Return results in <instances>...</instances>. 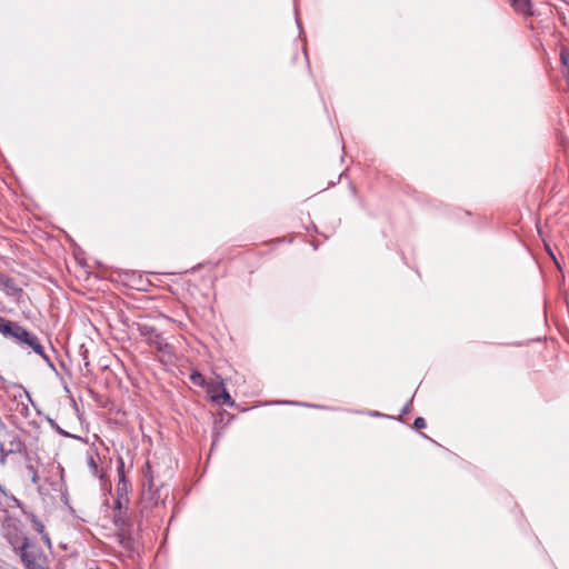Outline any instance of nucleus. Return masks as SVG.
Wrapping results in <instances>:
<instances>
[{
	"instance_id": "6e6552de",
	"label": "nucleus",
	"mask_w": 569,
	"mask_h": 569,
	"mask_svg": "<svg viewBox=\"0 0 569 569\" xmlns=\"http://www.w3.org/2000/svg\"><path fill=\"white\" fill-rule=\"evenodd\" d=\"M513 10L518 13L529 16L532 13L531 0H509Z\"/></svg>"
},
{
	"instance_id": "a211bd4d",
	"label": "nucleus",
	"mask_w": 569,
	"mask_h": 569,
	"mask_svg": "<svg viewBox=\"0 0 569 569\" xmlns=\"http://www.w3.org/2000/svg\"><path fill=\"white\" fill-rule=\"evenodd\" d=\"M561 61H562V63H563L565 66H567V64H568V60H567V58L565 57V54H561Z\"/></svg>"
},
{
	"instance_id": "dca6fc26",
	"label": "nucleus",
	"mask_w": 569,
	"mask_h": 569,
	"mask_svg": "<svg viewBox=\"0 0 569 569\" xmlns=\"http://www.w3.org/2000/svg\"><path fill=\"white\" fill-rule=\"evenodd\" d=\"M40 535H41V537H42L43 541L47 543V546H48L49 548H51V540H50L49 535H48L46 531H44L43 533H40Z\"/></svg>"
},
{
	"instance_id": "f03ea898",
	"label": "nucleus",
	"mask_w": 569,
	"mask_h": 569,
	"mask_svg": "<svg viewBox=\"0 0 569 569\" xmlns=\"http://www.w3.org/2000/svg\"><path fill=\"white\" fill-rule=\"evenodd\" d=\"M9 337L12 338L17 343L31 348L37 355L42 357V359L48 363L50 368H54L50 358L44 353V348L40 343L39 338L34 333L28 331L26 328L16 322Z\"/></svg>"
},
{
	"instance_id": "4468645a",
	"label": "nucleus",
	"mask_w": 569,
	"mask_h": 569,
	"mask_svg": "<svg viewBox=\"0 0 569 569\" xmlns=\"http://www.w3.org/2000/svg\"><path fill=\"white\" fill-rule=\"evenodd\" d=\"M32 525L34 527V529L39 532V533H43L44 532V526L43 523L37 519L36 517L32 519Z\"/></svg>"
},
{
	"instance_id": "9d476101",
	"label": "nucleus",
	"mask_w": 569,
	"mask_h": 569,
	"mask_svg": "<svg viewBox=\"0 0 569 569\" xmlns=\"http://www.w3.org/2000/svg\"><path fill=\"white\" fill-rule=\"evenodd\" d=\"M26 471L30 476L31 482L33 485H37L38 480H39L38 471H37L36 467L31 463V459L29 461L26 460Z\"/></svg>"
},
{
	"instance_id": "39448f33",
	"label": "nucleus",
	"mask_w": 569,
	"mask_h": 569,
	"mask_svg": "<svg viewBox=\"0 0 569 569\" xmlns=\"http://www.w3.org/2000/svg\"><path fill=\"white\" fill-rule=\"evenodd\" d=\"M4 538L14 551V553L30 539L24 535L21 528L16 523H9L4 528Z\"/></svg>"
},
{
	"instance_id": "423d86ee",
	"label": "nucleus",
	"mask_w": 569,
	"mask_h": 569,
	"mask_svg": "<svg viewBox=\"0 0 569 569\" xmlns=\"http://www.w3.org/2000/svg\"><path fill=\"white\" fill-rule=\"evenodd\" d=\"M0 445L7 449V452L14 453H23L26 460H30V455L27 451L26 445L22 441L21 437L18 433H9L8 439Z\"/></svg>"
},
{
	"instance_id": "f257e3e1",
	"label": "nucleus",
	"mask_w": 569,
	"mask_h": 569,
	"mask_svg": "<svg viewBox=\"0 0 569 569\" xmlns=\"http://www.w3.org/2000/svg\"><path fill=\"white\" fill-rule=\"evenodd\" d=\"M24 569H48V557L41 547L29 540L16 552Z\"/></svg>"
},
{
	"instance_id": "0eeeda50",
	"label": "nucleus",
	"mask_w": 569,
	"mask_h": 569,
	"mask_svg": "<svg viewBox=\"0 0 569 569\" xmlns=\"http://www.w3.org/2000/svg\"><path fill=\"white\" fill-rule=\"evenodd\" d=\"M120 487H118V498L116 500V509L118 510V515L114 516V523L117 526H122L124 523L122 517H121V513H122V509H126L127 508V503H128V497L126 493L123 492H120Z\"/></svg>"
},
{
	"instance_id": "ddd939ff",
	"label": "nucleus",
	"mask_w": 569,
	"mask_h": 569,
	"mask_svg": "<svg viewBox=\"0 0 569 569\" xmlns=\"http://www.w3.org/2000/svg\"><path fill=\"white\" fill-rule=\"evenodd\" d=\"M9 455H12L11 452H7V449L3 448L1 445H0V465L1 466H4L6 462H7V458Z\"/></svg>"
},
{
	"instance_id": "20e7f679",
	"label": "nucleus",
	"mask_w": 569,
	"mask_h": 569,
	"mask_svg": "<svg viewBox=\"0 0 569 569\" xmlns=\"http://www.w3.org/2000/svg\"><path fill=\"white\" fill-rule=\"evenodd\" d=\"M208 392L211 395V400L214 402L230 407L234 405L220 376H217L214 381L208 383Z\"/></svg>"
},
{
	"instance_id": "9b49d317",
	"label": "nucleus",
	"mask_w": 569,
	"mask_h": 569,
	"mask_svg": "<svg viewBox=\"0 0 569 569\" xmlns=\"http://www.w3.org/2000/svg\"><path fill=\"white\" fill-rule=\"evenodd\" d=\"M190 380L193 385L196 386H199V387H204L208 385L206 383V379L204 377L202 376V373H200L199 371H193L191 375H190Z\"/></svg>"
},
{
	"instance_id": "6ab92c4d",
	"label": "nucleus",
	"mask_w": 569,
	"mask_h": 569,
	"mask_svg": "<svg viewBox=\"0 0 569 569\" xmlns=\"http://www.w3.org/2000/svg\"><path fill=\"white\" fill-rule=\"evenodd\" d=\"M409 412V403L405 406V408L402 409V413L406 415Z\"/></svg>"
},
{
	"instance_id": "aec40b11",
	"label": "nucleus",
	"mask_w": 569,
	"mask_h": 569,
	"mask_svg": "<svg viewBox=\"0 0 569 569\" xmlns=\"http://www.w3.org/2000/svg\"><path fill=\"white\" fill-rule=\"evenodd\" d=\"M370 415L373 416V417L380 416V413L378 411H372Z\"/></svg>"
},
{
	"instance_id": "1a4fd4ad",
	"label": "nucleus",
	"mask_w": 569,
	"mask_h": 569,
	"mask_svg": "<svg viewBox=\"0 0 569 569\" xmlns=\"http://www.w3.org/2000/svg\"><path fill=\"white\" fill-rule=\"evenodd\" d=\"M14 325H16V322L7 320V319H4L3 317L0 316V332L3 336L9 337V335L12 331Z\"/></svg>"
},
{
	"instance_id": "f8f14e48",
	"label": "nucleus",
	"mask_w": 569,
	"mask_h": 569,
	"mask_svg": "<svg viewBox=\"0 0 569 569\" xmlns=\"http://www.w3.org/2000/svg\"><path fill=\"white\" fill-rule=\"evenodd\" d=\"M88 467L93 475L98 473V463L92 455L87 458Z\"/></svg>"
},
{
	"instance_id": "2eb2a0df",
	"label": "nucleus",
	"mask_w": 569,
	"mask_h": 569,
	"mask_svg": "<svg viewBox=\"0 0 569 569\" xmlns=\"http://www.w3.org/2000/svg\"><path fill=\"white\" fill-rule=\"evenodd\" d=\"M413 426L417 429H422L426 427V420L422 417H418L415 419Z\"/></svg>"
},
{
	"instance_id": "412c9836",
	"label": "nucleus",
	"mask_w": 569,
	"mask_h": 569,
	"mask_svg": "<svg viewBox=\"0 0 569 569\" xmlns=\"http://www.w3.org/2000/svg\"><path fill=\"white\" fill-rule=\"evenodd\" d=\"M296 21H297L298 27L300 28V21L298 19V13L297 12H296Z\"/></svg>"
},
{
	"instance_id": "f3484780",
	"label": "nucleus",
	"mask_w": 569,
	"mask_h": 569,
	"mask_svg": "<svg viewBox=\"0 0 569 569\" xmlns=\"http://www.w3.org/2000/svg\"><path fill=\"white\" fill-rule=\"evenodd\" d=\"M276 403L297 405L298 402H293V401H277Z\"/></svg>"
},
{
	"instance_id": "7ed1b4c3",
	"label": "nucleus",
	"mask_w": 569,
	"mask_h": 569,
	"mask_svg": "<svg viewBox=\"0 0 569 569\" xmlns=\"http://www.w3.org/2000/svg\"><path fill=\"white\" fill-rule=\"evenodd\" d=\"M143 491H142V498L149 500L151 503L157 505L160 496L159 490L157 488V483L154 480V476L152 472V467L149 461L144 465V471H143Z\"/></svg>"
}]
</instances>
